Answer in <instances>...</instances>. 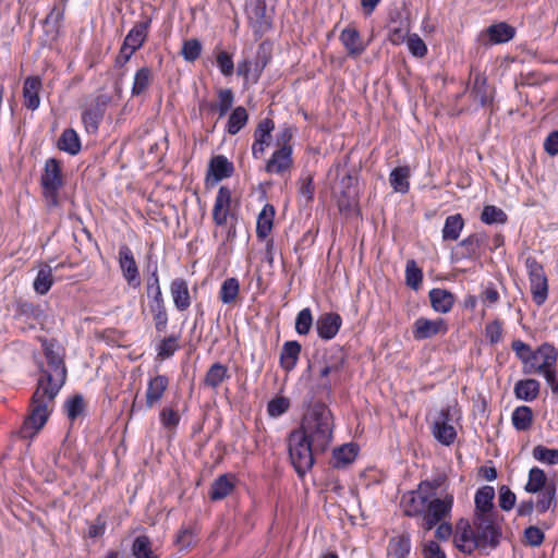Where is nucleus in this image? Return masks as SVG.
<instances>
[{
    "label": "nucleus",
    "mask_w": 558,
    "mask_h": 558,
    "mask_svg": "<svg viewBox=\"0 0 558 558\" xmlns=\"http://www.w3.org/2000/svg\"><path fill=\"white\" fill-rule=\"evenodd\" d=\"M8 311L12 315V320L21 332H28L43 327L47 314L41 304L29 301L24 298H15L10 305Z\"/></svg>",
    "instance_id": "nucleus-7"
},
{
    "label": "nucleus",
    "mask_w": 558,
    "mask_h": 558,
    "mask_svg": "<svg viewBox=\"0 0 558 558\" xmlns=\"http://www.w3.org/2000/svg\"><path fill=\"white\" fill-rule=\"evenodd\" d=\"M217 101H209L202 98L198 101V110L201 113H217L218 118H223L232 108L234 102V93L231 88H219L216 90Z\"/></svg>",
    "instance_id": "nucleus-14"
},
{
    "label": "nucleus",
    "mask_w": 558,
    "mask_h": 558,
    "mask_svg": "<svg viewBox=\"0 0 558 558\" xmlns=\"http://www.w3.org/2000/svg\"><path fill=\"white\" fill-rule=\"evenodd\" d=\"M111 102V96L108 94L97 95L90 105L82 112V122L87 133H96L105 117L106 110Z\"/></svg>",
    "instance_id": "nucleus-11"
},
{
    "label": "nucleus",
    "mask_w": 558,
    "mask_h": 558,
    "mask_svg": "<svg viewBox=\"0 0 558 558\" xmlns=\"http://www.w3.org/2000/svg\"><path fill=\"white\" fill-rule=\"evenodd\" d=\"M301 351L302 347L296 340L286 341L279 356L280 367L288 373L293 371L299 362Z\"/></svg>",
    "instance_id": "nucleus-34"
},
{
    "label": "nucleus",
    "mask_w": 558,
    "mask_h": 558,
    "mask_svg": "<svg viewBox=\"0 0 558 558\" xmlns=\"http://www.w3.org/2000/svg\"><path fill=\"white\" fill-rule=\"evenodd\" d=\"M203 46L202 43L196 39H187L183 41L182 48H181V56L183 59L187 62H194L196 61L202 53Z\"/></svg>",
    "instance_id": "nucleus-60"
},
{
    "label": "nucleus",
    "mask_w": 558,
    "mask_h": 558,
    "mask_svg": "<svg viewBox=\"0 0 558 558\" xmlns=\"http://www.w3.org/2000/svg\"><path fill=\"white\" fill-rule=\"evenodd\" d=\"M423 282V271L414 259H409L405 265V283L413 290H418Z\"/></svg>",
    "instance_id": "nucleus-55"
},
{
    "label": "nucleus",
    "mask_w": 558,
    "mask_h": 558,
    "mask_svg": "<svg viewBox=\"0 0 558 558\" xmlns=\"http://www.w3.org/2000/svg\"><path fill=\"white\" fill-rule=\"evenodd\" d=\"M132 555L135 558H158L151 549V542L147 535L135 537L132 544Z\"/></svg>",
    "instance_id": "nucleus-53"
},
{
    "label": "nucleus",
    "mask_w": 558,
    "mask_h": 558,
    "mask_svg": "<svg viewBox=\"0 0 558 558\" xmlns=\"http://www.w3.org/2000/svg\"><path fill=\"white\" fill-rule=\"evenodd\" d=\"M344 364L345 356L341 351H338L335 354L324 359V364L319 369V387L322 390L326 391L328 395L331 393L332 379L330 376L333 377V381L336 383V379L342 372Z\"/></svg>",
    "instance_id": "nucleus-13"
},
{
    "label": "nucleus",
    "mask_w": 558,
    "mask_h": 558,
    "mask_svg": "<svg viewBox=\"0 0 558 558\" xmlns=\"http://www.w3.org/2000/svg\"><path fill=\"white\" fill-rule=\"evenodd\" d=\"M274 130L275 121L270 118H264L257 123L253 133L254 141L252 144V157L254 159H260L264 156L271 143Z\"/></svg>",
    "instance_id": "nucleus-17"
},
{
    "label": "nucleus",
    "mask_w": 558,
    "mask_h": 558,
    "mask_svg": "<svg viewBox=\"0 0 558 558\" xmlns=\"http://www.w3.org/2000/svg\"><path fill=\"white\" fill-rule=\"evenodd\" d=\"M288 450L291 463L301 477L313 468L314 456L319 453L298 428L288 436Z\"/></svg>",
    "instance_id": "nucleus-8"
},
{
    "label": "nucleus",
    "mask_w": 558,
    "mask_h": 558,
    "mask_svg": "<svg viewBox=\"0 0 558 558\" xmlns=\"http://www.w3.org/2000/svg\"><path fill=\"white\" fill-rule=\"evenodd\" d=\"M472 95L474 101L480 104L482 107L488 106L492 102V96L488 93V86L485 77H475Z\"/></svg>",
    "instance_id": "nucleus-54"
},
{
    "label": "nucleus",
    "mask_w": 558,
    "mask_h": 558,
    "mask_svg": "<svg viewBox=\"0 0 558 558\" xmlns=\"http://www.w3.org/2000/svg\"><path fill=\"white\" fill-rule=\"evenodd\" d=\"M514 28L505 22L493 24L485 31V36L493 45L508 43L514 37Z\"/></svg>",
    "instance_id": "nucleus-38"
},
{
    "label": "nucleus",
    "mask_w": 558,
    "mask_h": 558,
    "mask_svg": "<svg viewBox=\"0 0 558 558\" xmlns=\"http://www.w3.org/2000/svg\"><path fill=\"white\" fill-rule=\"evenodd\" d=\"M340 40L350 57H357L366 49V46L362 41L360 32L354 27L344 28L340 34Z\"/></svg>",
    "instance_id": "nucleus-35"
},
{
    "label": "nucleus",
    "mask_w": 558,
    "mask_h": 558,
    "mask_svg": "<svg viewBox=\"0 0 558 558\" xmlns=\"http://www.w3.org/2000/svg\"><path fill=\"white\" fill-rule=\"evenodd\" d=\"M248 122V112L243 106H238L230 112L225 131L229 135H236Z\"/></svg>",
    "instance_id": "nucleus-43"
},
{
    "label": "nucleus",
    "mask_w": 558,
    "mask_h": 558,
    "mask_svg": "<svg viewBox=\"0 0 558 558\" xmlns=\"http://www.w3.org/2000/svg\"><path fill=\"white\" fill-rule=\"evenodd\" d=\"M231 378L229 367L220 362L213 363L203 378L202 385L206 388L217 390L220 385Z\"/></svg>",
    "instance_id": "nucleus-32"
},
{
    "label": "nucleus",
    "mask_w": 558,
    "mask_h": 558,
    "mask_svg": "<svg viewBox=\"0 0 558 558\" xmlns=\"http://www.w3.org/2000/svg\"><path fill=\"white\" fill-rule=\"evenodd\" d=\"M432 308L439 314L451 312L456 303L454 294L441 288H433L428 292Z\"/></svg>",
    "instance_id": "nucleus-30"
},
{
    "label": "nucleus",
    "mask_w": 558,
    "mask_h": 558,
    "mask_svg": "<svg viewBox=\"0 0 558 558\" xmlns=\"http://www.w3.org/2000/svg\"><path fill=\"white\" fill-rule=\"evenodd\" d=\"M275 214V207L271 204L264 205L262 211L257 217L256 222V236L259 240L267 239L269 233L271 232Z\"/></svg>",
    "instance_id": "nucleus-40"
},
{
    "label": "nucleus",
    "mask_w": 558,
    "mask_h": 558,
    "mask_svg": "<svg viewBox=\"0 0 558 558\" xmlns=\"http://www.w3.org/2000/svg\"><path fill=\"white\" fill-rule=\"evenodd\" d=\"M154 82V72L149 66L140 68L133 78L131 95L138 97L145 94Z\"/></svg>",
    "instance_id": "nucleus-39"
},
{
    "label": "nucleus",
    "mask_w": 558,
    "mask_h": 558,
    "mask_svg": "<svg viewBox=\"0 0 558 558\" xmlns=\"http://www.w3.org/2000/svg\"><path fill=\"white\" fill-rule=\"evenodd\" d=\"M240 294V282L238 278L230 277L222 281L218 298L223 304H234Z\"/></svg>",
    "instance_id": "nucleus-46"
},
{
    "label": "nucleus",
    "mask_w": 558,
    "mask_h": 558,
    "mask_svg": "<svg viewBox=\"0 0 558 558\" xmlns=\"http://www.w3.org/2000/svg\"><path fill=\"white\" fill-rule=\"evenodd\" d=\"M150 24V17L135 23L126 34L122 45L129 47L131 52H136L145 44Z\"/></svg>",
    "instance_id": "nucleus-28"
},
{
    "label": "nucleus",
    "mask_w": 558,
    "mask_h": 558,
    "mask_svg": "<svg viewBox=\"0 0 558 558\" xmlns=\"http://www.w3.org/2000/svg\"><path fill=\"white\" fill-rule=\"evenodd\" d=\"M532 453L533 458L542 463H546L548 465L558 464V449L537 445L533 448Z\"/></svg>",
    "instance_id": "nucleus-59"
},
{
    "label": "nucleus",
    "mask_w": 558,
    "mask_h": 558,
    "mask_svg": "<svg viewBox=\"0 0 558 558\" xmlns=\"http://www.w3.org/2000/svg\"><path fill=\"white\" fill-rule=\"evenodd\" d=\"M60 390L50 387L36 386L33 392L27 414L19 429V436L23 439H33L48 422L53 408L54 399Z\"/></svg>",
    "instance_id": "nucleus-2"
},
{
    "label": "nucleus",
    "mask_w": 558,
    "mask_h": 558,
    "mask_svg": "<svg viewBox=\"0 0 558 558\" xmlns=\"http://www.w3.org/2000/svg\"><path fill=\"white\" fill-rule=\"evenodd\" d=\"M173 306L178 312H185L192 304L189 282L184 278H174L169 286Z\"/></svg>",
    "instance_id": "nucleus-24"
},
{
    "label": "nucleus",
    "mask_w": 558,
    "mask_h": 558,
    "mask_svg": "<svg viewBox=\"0 0 558 558\" xmlns=\"http://www.w3.org/2000/svg\"><path fill=\"white\" fill-rule=\"evenodd\" d=\"M146 295H147V301L163 299L157 265L154 266L149 277L147 278Z\"/></svg>",
    "instance_id": "nucleus-57"
},
{
    "label": "nucleus",
    "mask_w": 558,
    "mask_h": 558,
    "mask_svg": "<svg viewBox=\"0 0 558 558\" xmlns=\"http://www.w3.org/2000/svg\"><path fill=\"white\" fill-rule=\"evenodd\" d=\"M454 504V496L452 492H447L437 497L436 495L429 498L426 515L424 522L420 526L424 531L433 530L438 523L451 518V512Z\"/></svg>",
    "instance_id": "nucleus-9"
},
{
    "label": "nucleus",
    "mask_w": 558,
    "mask_h": 558,
    "mask_svg": "<svg viewBox=\"0 0 558 558\" xmlns=\"http://www.w3.org/2000/svg\"><path fill=\"white\" fill-rule=\"evenodd\" d=\"M541 384L534 378L520 379L513 387V393L518 400L532 402L539 396Z\"/></svg>",
    "instance_id": "nucleus-36"
},
{
    "label": "nucleus",
    "mask_w": 558,
    "mask_h": 558,
    "mask_svg": "<svg viewBox=\"0 0 558 558\" xmlns=\"http://www.w3.org/2000/svg\"><path fill=\"white\" fill-rule=\"evenodd\" d=\"M481 221L485 225H505L508 221V215L495 205H485L481 213Z\"/></svg>",
    "instance_id": "nucleus-51"
},
{
    "label": "nucleus",
    "mask_w": 558,
    "mask_h": 558,
    "mask_svg": "<svg viewBox=\"0 0 558 558\" xmlns=\"http://www.w3.org/2000/svg\"><path fill=\"white\" fill-rule=\"evenodd\" d=\"M359 453L354 444H345L332 450L331 464L336 469L345 468L351 464Z\"/></svg>",
    "instance_id": "nucleus-37"
},
{
    "label": "nucleus",
    "mask_w": 558,
    "mask_h": 558,
    "mask_svg": "<svg viewBox=\"0 0 558 558\" xmlns=\"http://www.w3.org/2000/svg\"><path fill=\"white\" fill-rule=\"evenodd\" d=\"M234 172V166L229 159L223 155H216L210 158L208 163V173L207 179L213 177L214 182H219L223 179L232 177Z\"/></svg>",
    "instance_id": "nucleus-31"
},
{
    "label": "nucleus",
    "mask_w": 558,
    "mask_h": 558,
    "mask_svg": "<svg viewBox=\"0 0 558 558\" xmlns=\"http://www.w3.org/2000/svg\"><path fill=\"white\" fill-rule=\"evenodd\" d=\"M500 538L501 527L495 515H473L472 523L461 518L454 526V546L464 555H472L476 549H495Z\"/></svg>",
    "instance_id": "nucleus-1"
},
{
    "label": "nucleus",
    "mask_w": 558,
    "mask_h": 558,
    "mask_svg": "<svg viewBox=\"0 0 558 558\" xmlns=\"http://www.w3.org/2000/svg\"><path fill=\"white\" fill-rule=\"evenodd\" d=\"M159 420L162 427L169 432H174L181 421L178 410L171 407H165L159 413Z\"/></svg>",
    "instance_id": "nucleus-58"
},
{
    "label": "nucleus",
    "mask_w": 558,
    "mask_h": 558,
    "mask_svg": "<svg viewBox=\"0 0 558 558\" xmlns=\"http://www.w3.org/2000/svg\"><path fill=\"white\" fill-rule=\"evenodd\" d=\"M232 192L228 186H220L213 207V220L216 226L227 225L228 217L231 215Z\"/></svg>",
    "instance_id": "nucleus-20"
},
{
    "label": "nucleus",
    "mask_w": 558,
    "mask_h": 558,
    "mask_svg": "<svg viewBox=\"0 0 558 558\" xmlns=\"http://www.w3.org/2000/svg\"><path fill=\"white\" fill-rule=\"evenodd\" d=\"M464 226L465 221L461 214L448 216L441 230L442 241H457Z\"/></svg>",
    "instance_id": "nucleus-42"
},
{
    "label": "nucleus",
    "mask_w": 558,
    "mask_h": 558,
    "mask_svg": "<svg viewBox=\"0 0 558 558\" xmlns=\"http://www.w3.org/2000/svg\"><path fill=\"white\" fill-rule=\"evenodd\" d=\"M43 89V80L38 75H29L23 82L22 97L23 106L35 111L40 106V92Z\"/></svg>",
    "instance_id": "nucleus-23"
},
{
    "label": "nucleus",
    "mask_w": 558,
    "mask_h": 558,
    "mask_svg": "<svg viewBox=\"0 0 558 558\" xmlns=\"http://www.w3.org/2000/svg\"><path fill=\"white\" fill-rule=\"evenodd\" d=\"M530 291L533 302L537 306H542L548 299V279L543 265L532 256L525 259Z\"/></svg>",
    "instance_id": "nucleus-10"
},
{
    "label": "nucleus",
    "mask_w": 558,
    "mask_h": 558,
    "mask_svg": "<svg viewBox=\"0 0 558 558\" xmlns=\"http://www.w3.org/2000/svg\"><path fill=\"white\" fill-rule=\"evenodd\" d=\"M216 63H217V66L220 71V73L226 76V77H229L233 74L234 72V62H233V59H232V56L222 50V51H219L216 56Z\"/></svg>",
    "instance_id": "nucleus-64"
},
{
    "label": "nucleus",
    "mask_w": 558,
    "mask_h": 558,
    "mask_svg": "<svg viewBox=\"0 0 558 558\" xmlns=\"http://www.w3.org/2000/svg\"><path fill=\"white\" fill-rule=\"evenodd\" d=\"M410 27L408 23L400 22L398 25H390L388 39L392 45L399 46L409 37Z\"/></svg>",
    "instance_id": "nucleus-63"
},
{
    "label": "nucleus",
    "mask_w": 558,
    "mask_h": 558,
    "mask_svg": "<svg viewBox=\"0 0 558 558\" xmlns=\"http://www.w3.org/2000/svg\"><path fill=\"white\" fill-rule=\"evenodd\" d=\"M411 170L409 166H399L392 169L389 174V183L397 193L407 194L410 190L409 179Z\"/></svg>",
    "instance_id": "nucleus-41"
},
{
    "label": "nucleus",
    "mask_w": 558,
    "mask_h": 558,
    "mask_svg": "<svg viewBox=\"0 0 558 558\" xmlns=\"http://www.w3.org/2000/svg\"><path fill=\"white\" fill-rule=\"evenodd\" d=\"M170 385V379L165 374L149 377L145 391V409L149 410L159 403Z\"/></svg>",
    "instance_id": "nucleus-19"
},
{
    "label": "nucleus",
    "mask_w": 558,
    "mask_h": 558,
    "mask_svg": "<svg viewBox=\"0 0 558 558\" xmlns=\"http://www.w3.org/2000/svg\"><path fill=\"white\" fill-rule=\"evenodd\" d=\"M57 147L72 156L77 155L81 151L82 144L78 134L74 129H65L61 133Z\"/></svg>",
    "instance_id": "nucleus-44"
},
{
    "label": "nucleus",
    "mask_w": 558,
    "mask_h": 558,
    "mask_svg": "<svg viewBox=\"0 0 558 558\" xmlns=\"http://www.w3.org/2000/svg\"><path fill=\"white\" fill-rule=\"evenodd\" d=\"M533 420V410L527 405L517 407L511 414L512 426L518 432L529 430L532 427Z\"/></svg>",
    "instance_id": "nucleus-45"
},
{
    "label": "nucleus",
    "mask_w": 558,
    "mask_h": 558,
    "mask_svg": "<svg viewBox=\"0 0 558 558\" xmlns=\"http://www.w3.org/2000/svg\"><path fill=\"white\" fill-rule=\"evenodd\" d=\"M64 412L68 418L74 422L85 410V401L82 395H74L64 402Z\"/></svg>",
    "instance_id": "nucleus-56"
},
{
    "label": "nucleus",
    "mask_w": 558,
    "mask_h": 558,
    "mask_svg": "<svg viewBox=\"0 0 558 558\" xmlns=\"http://www.w3.org/2000/svg\"><path fill=\"white\" fill-rule=\"evenodd\" d=\"M447 475L439 474L432 480L421 481L415 489L404 493L401 497L400 508L404 517L420 518L424 522L429 498L434 497L437 489L447 484Z\"/></svg>",
    "instance_id": "nucleus-5"
},
{
    "label": "nucleus",
    "mask_w": 558,
    "mask_h": 558,
    "mask_svg": "<svg viewBox=\"0 0 558 558\" xmlns=\"http://www.w3.org/2000/svg\"><path fill=\"white\" fill-rule=\"evenodd\" d=\"M52 284H53L52 269L50 266L46 265L45 267H43L38 270L37 276L33 283V288L37 294L45 295L49 292Z\"/></svg>",
    "instance_id": "nucleus-50"
},
{
    "label": "nucleus",
    "mask_w": 558,
    "mask_h": 558,
    "mask_svg": "<svg viewBox=\"0 0 558 558\" xmlns=\"http://www.w3.org/2000/svg\"><path fill=\"white\" fill-rule=\"evenodd\" d=\"M236 476L233 473L219 475L210 485L208 493L211 501H219L228 497L236 486Z\"/></svg>",
    "instance_id": "nucleus-27"
},
{
    "label": "nucleus",
    "mask_w": 558,
    "mask_h": 558,
    "mask_svg": "<svg viewBox=\"0 0 558 558\" xmlns=\"http://www.w3.org/2000/svg\"><path fill=\"white\" fill-rule=\"evenodd\" d=\"M411 551V539L407 534L392 537L388 544V555L393 558H408Z\"/></svg>",
    "instance_id": "nucleus-48"
},
{
    "label": "nucleus",
    "mask_w": 558,
    "mask_h": 558,
    "mask_svg": "<svg viewBox=\"0 0 558 558\" xmlns=\"http://www.w3.org/2000/svg\"><path fill=\"white\" fill-rule=\"evenodd\" d=\"M180 349V335L171 333L162 338L157 347V357L161 361L168 360Z\"/></svg>",
    "instance_id": "nucleus-47"
},
{
    "label": "nucleus",
    "mask_w": 558,
    "mask_h": 558,
    "mask_svg": "<svg viewBox=\"0 0 558 558\" xmlns=\"http://www.w3.org/2000/svg\"><path fill=\"white\" fill-rule=\"evenodd\" d=\"M313 326V315L310 307L301 310L295 318V331L300 336L307 335Z\"/></svg>",
    "instance_id": "nucleus-62"
},
{
    "label": "nucleus",
    "mask_w": 558,
    "mask_h": 558,
    "mask_svg": "<svg viewBox=\"0 0 558 558\" xmlns=\"http://www.w3.org/2000/svg\"><path fill=\"white\" fill-rule=\"evenodd\" d=\"M342 326V317L335 312L322 314L316 322L317 335L323 340H331Z\"/></svg>",
    "instance_id": "nucleus-25"
},
{
    "label": "nucleus",
    "mask_w": 558,
    "mask_h": 558,
    "mask_svg": "<svg viewBox=\"0 0 558 558\" xmlns=\"http://www.w3.org/2000/svg\"><path fill=\"white\" fill-rule=\"evenodd\" d=\"M147 312L158 333L165 332L168 327L169 315L165 298L147 301Z\"/></svg>",
    "instance_id": "nucleus-29"
},
{
    "label": "nucleus",
    "mask_w": 558,
    "mask_h": 558,
    "mask_svg": "<svg viewBox=\"0 0 558 558\" xmlns=\"http://www.w3.org/2000/svg\"><path fill=\"white\" fill-rule=\"evenodd\" d=\"M248 21L255 34L264 35L272 27V17L264 0H257L248 12Z\"/></svg>",
    "instance_id": "nucleus-22"
},
{
    "label": "nucleus",
    "mask_w": 558,
    "mask_h": 558,
    "mask_svg": "<svg viewBox=\"0 0 558 558\" xmlns=\"http://www.w3.org/2000/svg\"><path fill=\"white\" fill-rule=\"evenodd\" d=\"M485 338L490 344H497L504 337V323L496 318L486 324L484 329Z\"/></svg>",
    "instance_id": "nucleus-61"
},
{
    "label": "nucleus",
    "mask_w": 558,
    "mask_h": 558,
    "mask_svg": "<svg viewBox=\"0 0 558 558\" xmlns=\"http://www.w3.org/2000/svg\"><path fill=\"white\" fill-rule=\"evenodd\" d=\"M118 263L126 283L136 289L141 286L138 266L130 246L122 244L119 247Z\"/></svg>",
    "instance_id": "nucleus-15"
},
{
    "label": "nucleus",
    "mask_w": 558,
    "mask_h": 558,
    "mask_svg": "<svg viewBox=\"0 0 558 558\" xmlns=\"http://www.w3.org/2000/svg\"><path fill=\"white\" fill-rule=\"evenodd\" d=\"M62 165L56 158H48L40 177L41 189L54 190L63 186Z\"/></svg>",
    "instance_id": "nucleus-26"
},
{
    "label": "nucleus",
    "mask_w": 558,
    "mask_h": 558,
    "mask_svg": "<svg viewBox=\"0 0 558 558\" xmlns=\"http://www.w3.org/2000/svg\"><path fill=\"white\" fill-rule=\"evenodd\" d=\"M294 166L293 148L277 147L265 163V171L268 174L283 177L290 173Z\"/></svg>",
    "instance_id": "nucleus-16"
},
{
    "label": "nucleus",
    "mask_w": 558,
    "mask_h": 558,
    "mask_svg": "<svg viewBox=\"0 0 558 558\" xmlns=\"http://www.w3.org/2000/svg\"><path fill=\"white\" fill-rule=\"evenodd\" d=\"M551 483H547L545 472L537 466H533L529 471V478L524 486V490L530 494H535L544 490L545 487H547Z\"/></svg>",
    "instance_id": "nucleus-49"
},
{
    "label": "nucleus",
    "mask_w": 558,
    "mask_h": 558,
    "mask_svg": "<svg viewBox=\"0 0 558 558\" xmlns=\"http://www.w3.org/2000/svg\"><path fill=\"white\" fill-rule=\"evenodd\" d=\"M449 407L440 410L439 417L433 424V435L444 446H450L457 438L456 428L449 424L451 420Z\"/></svg>",
    "instance_id": "nucleus-18"
},
{
    "label": "nucleus",
    "mask_w": 558,
    "mask_h": 558,
    "mask_svg": "<svg viewBox=\"0 0 558 558\" xmlns=\"http://www.w3.org/2000/svg\"><path fill=\"white\" fill-rule=\"evenodd\" d=\"M487 244V234L485 232H474L465 236L458 244L460 248V258L475 260L482 256L483 247Z\"/></svg>",
    "instance_id": "nucleus-21"
},
{
    "label": "nucleus",
    "mask_w": 558,
    "mask_h": 558,
    "mask_svg": "<svg viewBox=\"0 0 558 558\" xmlns=\"http://www.w3.org/2000/svg\"><path fill=\"white\" fill-rule=\"evenodd\" d=\"M511 349L523 363L524 374L544 375L550 363L558 360L557 349L547 342L532 350L530 344L517 339L511 342Z\"/></svg>",
    "instance_id": "nucleus-6"
},
{
    "label": "nucleus",
    "mask_w": 558,
    "mask_h": 558,
    "mask_svg": "<svg viewBox=\"0 0 558 558\" xmlns=\"http://www.w3.org/2000/svg\"><path fill=\"white\" fill-rule=\"evenodd\" d=\"M448 331V323L442 317L429 319L421 316L412 325V336L416 341L430 339L436 336H445Z\"/></svg>",
    "instance_id": "nucleus-12"
},
{
    "label": "nucleus",
    "mask_w": 558,
    "mask_h": 558,
    "mask_svg": "<svg viewBox=\"0 0 558 558\" xmlns=\"http://www.w3.org/2000/svg\"><path fill=\"white\" fill-rule=\"evenodd\" d=\"M538 493L539 495L534 505L536 511L542 514L547 512L551 507L556 506V485L550 484L545 487L544 490Z\"/></svg>",
    "instance_id": "nucleus-52"
},
{
    "label": "nucleus",
    "mask_w": 558,
    "mask_h": 558,
    "mask_svg": "<svg viewBox=\"0 0 558 558\" xmlns=\"http://www.w3.org/2000/svg\"><path fill=\"white\" fill-rule=\"evenodd\" d=\"M333 426L330 409L324 403H317L304 416L298 429L314 446L316 452L323 453L332 442Z\"/></svg>",
    "instance_id": "nucleus-4"
},
{
    "label": "nucleus",
    "mask_w": 558,
    "mask_h": 558,
    "mask_svg": "<svg viewBox=\"0 0 558 558\" xmlns=\"http://www.w3.org/2000/svg\"><path fill=\"white\" fill-rule=\"evenodd\" d=\"M495 498V489L492 486H483L478 488L474 496V514L473 515H495L493 512Z\"/></svg>",
    "instance_id": "nucleus-33"
},
{
    "label": "nucleus",
    "mask_w": 558,
    "mask_h": 558,
    "mask_svg": "<svg viewBox=\"0 0 558 558\" xmlns=\"http://www.w3.org/2000/svg\"><path fill=\"white\" fill-rule=\"evenodd\" d=\"M45 362L38 364L37 385L61 390L68 379L65 350L57 339L40 338Z\"/></svg>",
    "instance_id": "nucleus-3"
}]
</instances>
